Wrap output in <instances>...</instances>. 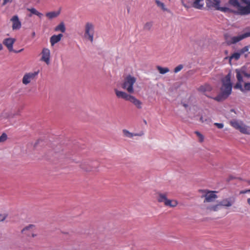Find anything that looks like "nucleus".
Instances as JSON below:
<instances>
[{
  "instance_id": "1",
  "label": "nucleus",
  "mask_w": 250,
  "mask_h": 250,
  "mask_svg": "<svg viewBox=\"0 0 250 250\" xmlns=\"http://www.w3.org/2000/svg\"><path fill=\"white\" fill-rule=\"evenodd\" d=\"M230 79L231 73L229 72L221 79L222 85L220 88V93L213 98L215 100L218 102L224 101L230 95L232 87Z\"/></svg>"
},
{
  "instance_id": "2",
  "label": "nucleus",
  "mask_w": 250,
  "mask_h": 250,
  "mask_svg": "<svg viewBox=\"0 0 250 250\" xmlns=\"http://www.w3.org/2000/svg\"><path fill=\"white\" fill-rule=\"evenodd\" d=\"M136 82V79L134 77L128 75L125 78L122 84V88L126 90L129 93H133L134 91L133 85Z\"/></svg>"
},
{
  "instance_id": "3",
  "label": "nucleus",
  "mask_w": 250,
  "mask_h": 250,
  "mask_svg": "<svg viewBox=\"0 0 250 250\" xmlns=\"http://www.w3.org/2000/svg\"><path fill=\"white\" fill-rule=\"evenodd\" d=\"M94 25L90 22H86L84 26V37L92 42L94 40Z\"/></svg>"
},
{
  "instance_id": "4",
  "label": "nucleus",
  "mask_w": 250,
  "mask_h": 250,
  "mask_svg": "<svg viewBox=\"0 0 250 250\" xmlns=\"http://www.w3.org/2000/svg\"><path fill=\"white\" fill-rule=\"evenodd\" d=\"M230 125L236 129L239 130L241 133L244 134H249L250 130L248 126L246 125L242 121L232 120L230 122Z\"/></svg>"
},
{
  "instance_id": "5",
  "label": "nucleus",
  "mask_w": 250,
  "mask_h": 250,
  "mask_svg": "<svg viewBox=\"0 0 250 250\" xmlns=\"http://www.w3.org/2000/svg\"><path fill=\"white\" fill-rule=\"evenodd\" d=\"M249 37H250V32H247L237 36L226 37V41L228 45H231L236 43L243 39Z\"/></svg>"
},
{
  "instance_id": "6",
  "label": "nucleus",
  "mask_w": 250,
  "mask_h": 250,
  "mask_svg": "<svg viewBox=\"0 0 250 250\" xmlns=\"http://www.w3.org/2000/svg\"><path fill=\"white\" fill-rule=\"evenodd\" d=\"M39 71L25 73L22 78V83L25 85H27L32 81L35 80L39 74Z\"/></svg>"
},
{
  "instance_id": "7",
  "label": "nucleus",
  "mask_w": 250,
  "mask_h": 250,
  "mask_svg": "<svg viewBox=\"0 0 250 250\" xmlns=\"http://www.w3.org/2000/svg\"><path fill=\"white\" fill-rule=\"evenodd\" d=\"M41 61L49 64L50 62V51L48 48H43L41 52Z\"/></svg>"
},
{
  "instance_id": "8",
  "label": "nucleus",
  "mask_w": 250,
  "mask_h": 250,
  "mask_svg": "<svg viewBox=\"0 0 250 250\" xmlns=\"http://www.w3.org/2000/svg\"><path fill=\"white\" fill-rule=\"evenodd\" d=\"M10 21L12 22L13 30H19L21 28V23L17 15L13 16Z\"/></svg>"
},
{
  "instance_id": "9",
  "label": "nucleus",
  "mask_w": 250,
  "mask_h": 250,
  "mask_svg": "<svg viewBox=\"0 0 250 250\" xmlns=\"http://www.w3.org/2000/svg\"><path fill=\"white\" fill-rule=\"evenodd\" d=\"M16 42V39L12 38L5 39L3 41V44L7 47L10 52L14 51L13 44Z\"/></svg>"
},
{
  "instance_id": "10",
  "label": "nucleus",
  "mask_w": 250,
  "mask_h": 250,
  "mask_svg": "<svg viewBox=\"0 0 250 250\" xmlns=\"http://www.w3.org/2000/svg\"><path fill=\"white\" fill-rule=\"evenodd\" d=\"M205 199L204 202H211L217 198V196L215 194V192L213 191H208L205 195Z\"/></svg>"
},
{
  "instance_id": "11",
  "label": "nucleus",
  "mask_w": 250,
  "mask_h": 250,
  "mask_svg": "<svg viewBox=\"0 0 250 250\" xmlns=\"http://www.w3.org/2000/svg\"><path fill=\"white\" fill-rule=\"evenodd\" d=\"M246 6H242L241 5L237 9L238 12L241 15H246L250 14V3H246Z\"/></svg>"
},
{
  "instance_id": "12",
  "label": "nucleus",
  "mask_w": 250,
  "mask_h": 250,
  "mask_svg": "<svg viewBox=\"0 0 250 250\" xmlns=\"http://www.w3.org/2000/svg\"><path fill=\"white\" fill-rule=\"evenodd\" d=\"M190 5L197 9H201L204 6V0H190Z\"/></svg>"
},
{
  "instance_id": "13",
  "label": "nucleus",
  "mask_w": 250,
  "mask_h": 250,
  "mask_svg": "<svg viewBox=\"0 0 250 250\" xmlns=\"http://www.w3.org/2000/svg\"><path fill=\"white\" fill-rule=\"evenodd\" d=\"M234 202L235 200L234 198H229L223 199L221 201L219 202V203L221 207H229L232 205Z\"/></svg>"
},
{
  "instance_id": "14",
  "label": "nucleus",
  "mask_w": 250,
  "mask_h": 250,
  "mask_svg": "<svg viewBox=\"0 0 250 250\" xmlns=\"http://www.w3.org/2000/svg\"><path fill=\"white\" fill-rule=\"evenodd\" d=\"M115 94L118 98H122L126 101H128L130 98L131 95L126 93L125 92L121 91L118 90L117 89H115Z\"/></svg>"
},
{
  "instance_id": "15",
  "label": "nucleus",
  "mask_w": 250,
  "mask_h": 250,
  "mask_svg": "<svg viewBox=\"0 0 250 250\" xmlns=\"http://www.w3.org/2000/svg\"><path fill=\"white\" fill-rule=\"evenodd\" d=\"M62 37L63 35L62 34L54 35L51 36L50 38V42L51 46H54L56 43L59 42Z\"/></svg>"
},
{
  "instance_id": "16",
  "label": "nucleus",
  "mask_w": 250,
  "mask_h": 250,
  "mask_svg": "<svg viewBox=\"0 0 250 250\" xmlns=\"http://www.w3.org/2000/svg\"><path fill=\"white\" fill-rule=\"evenodd\" d=\"M27 10L30 12V13L28 15L29 17H31L33 15H35L37 16L39 18H42L43 16V14L39 12L36 8L32 7V8H27Z\"/></svg>"
},
{
  "instance_id": "17",
  "label": "nucleus",
  "mask_w": 250,
  "mask_h": 250,
  "mask_svg": "<svg viewBox=\"0 0 250 250\" xmlns=\"http://www.w3.org/2000/svg\"><path fill=\"white\" fill-rule=\"evenodd\" d=\"M35 228L34 225L30 224L27 226L24 227L21 231V233L25 234L27 236H30V233L32 230Z\"/></svg>"
},
{
  "instance_id": "18",
  "label": "nucleus",
  "mask_w": 250,
  "mask_h": 250,
  "mask_svg": "<svg viewBox=\"0 0 250 250\" xmlns=\"http://www.w3.org/2000/svg\"><path fill=\"white\" fill-rule=\"evenodd\" d=\"M128 101L132 103L133 104H134V105L136 106V107L138 109H141L142 107V103L139 100H138L137 98H136L134 96H131L130 98H129V100Z\"/></svg>"
},
{
  "instance_id": "19",
  "label": "nucleus",
  "mask_w": 250,
  "mask_h": 250,
  "mask_svg": "<svg viewBox=\"0 0 250 250\" xmlns=\"http://www.w3.org/2000/svg\"><path fill=\"white\" fill-rule=\"evenodd\" d=\"M79 166L83 171H90L92 170V168L86 161H83L81 162Z\"/></svg>"
},
{
  "instance_id": "20",
  "label": "nucleus",
  "mask_w": 250,
  "mask_h": 250,
  "mask_svg": "<svg viewBox=\"0 0 250 250\" xmlns=\"http://www.w3.org/2000/svg\"><path fill=\"white\" fill-rule=\"evenodd\" d=\"M212 86L208 83H205V84L201 85L199 88V90L201 92H209L212 90Z\"/></svg>"
},
{
  "instance_id": "21",
  "label": "nucleus",
  "mask_w": 250,
  "mask_h": 250,
  "mask_svg": "<svg viewBox=\"0 0 250 250\" xmlns=\"http://www.w3.org/2000/svg\"><path fill=\"white\" fill-rule=\"evenodd\" d=\"M167 193H162L161 192L158 193L157 200L159 202H163L165 204L167 198Z\"/></svg>"
},
{
  "instance_id": "22",
  "label": "nucleus",
  "mask_w": 250,
  "mask_h": 250,
  "mask_svg": "<svg viewBox=\"0 0 250 250\" xmlns=\"http://www.w3.org/2000/svg\"><path fill=\"white\" fill-rule=\"evenodd\" d=\"M60 14V11H52L46 14V16L50 20L57 17Z\"/></svg>"
},
{
  "instance_id": "23",
  "label": "nucleus",
  "mask_w": 250,
  "mask_h": 250,
  "mask_svg": "<svg viewBox=\"0 0 250 250\" xmlns=\"http://www.w3.org/2000/svg\"><path fill=\"white\" fill-rule=\"evenodd\" d=\"M66 28L63 22H61L55 28V31H61L62 33L65 32Z\"/></svg>"
},
{
  "instance_id": "24",
  "label": "nucleus",
  "mask_w": 250,
  "mask_h": 250,
  "mask_svg": "<svg viewBox=\"0 0 250 250\" xmlns=\"http://www.w3.org/2000/svg\"><path fill=\"white\" fill-rule=\"evenodd\" d=\"M177 205L178 202L176 200H171L168 199L165 204V206L172 208L176 207Z\"/></svg>"
},
{
  "instance_id": "25",
  "label": "nucleus",
  "mask_w": 250,
  "mask_h": 250,
  "mask_svg": "<svg viewBox=\"0 0 250 250\" xmlns=\"http://www.w3.org/2000/svg\"><path fill=\"white\" fill-rule=\"evenodd\" d=\"M207 5L208 6H211L213 7H214L216 10L217 9V7H220L219 4H220V0H213V2H212L211 4H210V5L209 2L210 1V0H207Z\"/></svg>"
},
{
  "instance_id": "26",
  "label": "nucleus",
  "mask_w": 250,
  "mask_h": 250,
  "mask_svg": "<svg viewBox=\"0 0 250 250\" xmlns=\"http://www.w3.org/2000/svg\"><path fill=\"white\" fill-rule=\"evenodd\" d=\"M221 208V206L220 203H219L218 204L215 205L208 207L207 208V209L210 211H217L220 209Z\"/></svg>"
},
{
  "instance_id": "27",
  "label": "nucleus",
  "mask_w": 250,
  "mask_h": 250,
  "mask_svg": "<svg viewBox=\"0 0 250 250\" xmlns=\"http://www.w3.org/2000/svg\"><path fill=\"white\" fill-rule=\"evenodd\" d=\"M157 69L159 73L161 74H165L169 71V69L167 67H162L160 66H157Z\"/></svg>"
},
{
  "instance_id": "28",
  "label": "nucleus",
  "mask_w": 250,
  "mask_h": 250,
  "mask_svg": "<svg viewBox=\"0 0 250 250\" xmlns=\"http://www.w3.org/2000/svg\"><path fill=\"white\" fill-rule=\"evenodd\" d=\"M123 133L125 137H128L129 138H132L133 136L137 135L136 134H133L131 132H130L126 129H123Z\"/></svg>"
},
{
  "instance_id": "29",
  "label": "nucleus",
  "mask_w": 250,
  "mask_h": 250,
  "mask_svg": "<svg viewBox=\"0 0 250 250\" xmlns=\"http://www.w3.org/2000/svg\"><path fill=\"white\" fill-rule=\"evenodd\" d=\"M243 71H240L238 69L236 70V78L239 82H243V77H242V75H243V74L242 73Z\"/></svg>"
},
{
  "instance_id": "30",
  "label": "nucleus",
  "mask_w": 250,
  "mask_h": 250,
  "mask_svg": "<svg viewBox=\"0 0 250 250\" xmlns=\"http://www.w3.org/2000/svg\"><path fill=\"white\" fill-rule=\"evenodd\" d=\"M229 3L234 7L237 8V9H238L240 5L238 0H229Z\"/></svg>"
},
{
  "instance_id": "31",
  "label": "nucleus",
  "mask_w": 250,
  "mask_h": 250,
  "mask_svg": "<svg viewBox=\"0 0 250 250\" xmlns=\"http://www.w3.org/2000/svg\"><path fill=\"white\" fill-rule=\"evenodd\" d=\"M153 22L149 21L146 22L144 26V29L146 31H150L152 27Z\"/></svg>"
},
{
  "instance_id": "32",
  "label": "nucleus",
  "mask_w": 250,
  "mask_h": 250,
  "mask_svg": "<svg viewBox=\"0 0 250 250\" xmlns=\"http://www.w3.org/2000/svg\"><path fill=\"white\" fill-rule=\"evenodd\" d=\"M155 2L157 4V6L161 7L163 11H168V9L165 7V5L164 3L158 0H156Z\"/></svg>"
},
{
  "instance_id": "33",
  "label": "nucleus",
  "mask_w": 250,
  "mask_h": 250,
  "mask_svg": "<svg viewBox=\"0 0 250 250\" xmlns=\"http://www.w3.org/2000/svg\"><path fill=\"white\" fill-rule=\"evenodd\" d=\"M241 54L239 52V51L235 52L230 57V59H234L235 60H238L241 56Z\"/></svg>"
},
{
  "instance_id": "34",
  "label": "nucleus",
  "mask_w": 250,
  "mask_h": 250,
  "mask_svg": "<svg viewBox=\"0 0 250 250\" xmlns=\"http://www.w3.org/2000/svg\"><path fill=\"white\" fill-rule=\"evenodd\" d=\"M217 10H220L223 12H231V10L229 8L226 7H217Z\"/></svg>"
},
{
  "instance_id": "35",
  "label": "nucleus",
  "mask_w": 250,
  "mask_h": 250,
  "mask_svg": "<svg viewBox=\"0 0 250 250\" xmlns=\"http://www.w3.org/2000/svg\"><path fill=\"white\" fill-rule=\"evenodd\" d=\"M195 134L198 136V137L199 138V141L200 142H203L204 141V136L200 133L199 132V131H196L195 132Z\"/></svg>"
},
{
  "instance_id": "36",
  "label": "nucleus",
  "mask_w": 250,
  "mask_h": 250,
  "mask_svg": "<svg viewBox=\"0 0 250 250\" xmlns=\"http://www.w3.org/2000/svg\"><path fill=\"white\" fill-rule=\"evenodd\" d=\"M7 139V135L5 133H3L0 136V143H3Z\"/></svg>"
},
{
  "instance_id": "37",
  "label": "nucleus",
  "mask_w": 250,
  "mask_h": 250,
  "mask_svg": "<svg viewBox=\"0 0 250 250\" xmlns=\"http://www.w3.org/2000/svg\"><path fill=\"white\" fill-rule=\"evenodd\" d=\"M241 82H238L234 86V88L236 89H239L241 91H244V87L243 88L241 84Z\"/></svg>"
},
{
  "instance_id": "38",
  "label": "nucleus",
  "mask_w": 250,
  "mask_h": 250,
  "mask_svg": "<svg viewBox=\"0 0 250 250\" xmlns=\"http://www.w3.org/2000/svg\"><path fill=\"white\" fill-rule=\"evenodd\" d=\"M183 68V65L182 64H179L177 66H176L174 70V72L176 73L181 71Z\"/></svg>"
},
{
  "instance_id": "39",
  "label": "nucleus",
  "mask_w": 250,
  "mask_h": 250,
  "mask_svg": "<svg viewBox=\"0 0 250 250\" xmlns=\"http://www.w3.org/2000/svg\"><path fill=\"white\" fill-rule=\"evenodd\" d=\"M249 49V46H246L241 49H240L239 51V52L242 54L245 53V52L248 51Z\"/></svg>"
},
{
  "instance_id": "40",
  "label": "nucleus",
  "mask_w": 250,
  "mask_h": 250,
  "mask_svg": "<svg viewBox=\"0 0 250 250\" xmlns=\"http://www.w3.org/2000/svg\"><path fill=\"white\" fill-rule=\"evenodd\" d=\"M250 91V83H246L244 84V91Z\"/></svg>"
},
{
  "instance_id": "41",
  "label": "nucleus",
  "mask_w": 250,
  "mask_h": 250,
  "mask_svg": "<svg viewBox=\"0 0 250 250\" xmlns=\"http://www.w3.org/2000/svg\"><path fill=\"white\" fill-rule=\"evenodd\" d=\"M7 216V215L6 214H0V222L4 220Z\"/></svg>"
},
{
  "instance_id": "42",
  "label": "nucleus",
  "mask_w": 250,
  "mask_h": 250,
  "mask_svg": "<svg viewBox=\"0 0 250 250\" xmlns=\"http://www.w3.org/2000/svg\"><path fill=\"white\" fill-rule=\"evenodd\" d=\"M214 125L216 126H217L218 128H222L224 127V124L222 123H216L214 124Z\"/></svg>"
},
{
  "instance_id": "43",
  "label": "nucleus",
  "mask_w": 250,
  "mask_h": 250,
  "mask_svg": "<svg viewBox=\"0 0 250 250\" xmlns=\"http://www.w3.org/2000/svg\"><path fill=\"white\" fill-rule=\"evenodd\" d=\"M13 0H3L2 5H5L7 3H10Z\"/></svg>"
},
{
  "instance_id": "44",
  "label": "nucleus",
  "mask_w": 250,
  "mask_h": 250,
  "mask_svg": "<svg viewBox=\"0 0 250 250\" xmlns=\"http://www.w3.org/2000/svg\"><path fill=\"white\" fill-rule=\"evenodd\" d=\"M248 192H250V189H246L244 190H242L240 192V194H245Z\"/></svg>"
},
{
  "instance_id": "45",
  "label": "nucleus",
  "mask_w": 250,
  "mask_h": 250,
  "mask_svg": "<svg viewBox=\"0 0 250 250\" xmlns=\"http://www.w3.org/2000/svg\"><path fill=\"white\" fill-rule=\"evenodd\" d=\"M242 73L245 77H246L247 78H250V73H248L246 72L245 71H243Z\"/></svg>"
},
{
  "instance_id": "46",
  "label": "nucleus",
  "mask_w": 250,
  "mask_h": 250,
  "mask_svg": "<svg viewBox=\"0 0 250 250\" xmlns=\"http://www.w3.org/2000/svg\"><path fill=\"white\" fill-rule=\"evenodd\" d=\"M205 123L208 124L210 123L211 120L209 118H206L204 120Z\"/></svg>"
},
{
  "instance_id": "47",
  "label": "nucleus",
  "mask_w": 250,
  "mask_h": 250,
  "mask_svg": "<svg viewBox=\"0 0 250 250\" xmlns=\"http://www.w3.org/2000/svg\"><path fill=\"white\" fill-rule=\"evenodd\" d=\"M23 50V49L22 48V49H20L19 50H18V51L14 50V51H12V52H15L16 53H20V52L22 51Z\"/></svg>"
},
{
  "instance_id": "48",
  "label": "nucleus",
  "mask_w": 250,
  "mask_h": 250,
  "mask_svg": "<svg viewBox=\"0 0 250 250\" xmlns=\"http://www.w3.org/2000/svg\"><path fill=\"white\" fill-rule=\"evenodd\" d=\"M244 3H250V0H241Z\"/></svg>"
},
{
  "instance_id": "49",
  "label": "nucleus",
  "mask_w": 250,
  "mask_h": 250,
  "mask_svg": "<svg viewBox=\"0 0 250 250\" xmlns=\"http://www.w3.org/2000/svg\"><path fill=\"white\" fill-rule=\"evenodd\" d=\"M204 120H205V119H204V118L202 116V117H200V121L202 123H204L205 122Z\"/></svg>"
},
{
  "instance_id": "50",
  "label": "nucleus",
  "mask_w": 250,
  "mask_h": 250,
  "mask_svg": "<svg viewBox=\"0 0 250 250\" xmlns=\"http://www.w3.org/2000/svg\"><path fill=\"white\" fill-rule=\"evenodd\" d=\"M30 236H31L32 237H35L37 236V234L34 233H30Z\"/></svg>"
},
{
  "instance_id": "51",
  "label": "nucleus",
  "mask_w": 250,
  "mask_h": 250,
  "mask_svg": "<svg viewBox=\"0 0 250 250\" xmlns=\"http://www.w3.org/2000/svg\"><path fill=\"white\" fill-rule=\"evenodd\" d=\"M183 106L186 108L188 107V104H183Z\"/></svg>"
},
{
  "instance_id": "52",
  "label": "nucleus",
  "mask_w": 250,
  "mask_h": 250,
  "mask_svg": "<svg viewBox=\"0 0 250 250\" xmlns=\"http://www.w3.org/2000/svg\"><path fill=\"white\" fill-rule=\"evenodd\" d=\"M3 49V46L1 43H0V51Z\"/></svg>"
},
{
  "instance_id": "53",
  "label": "nucleus",
  "mask_w": 250,
  "mask_h": 250,
  "mask_svg": "<svg viewBox=\"0 0 250 250\" xmlns=\"http://www.w3.org/2000/svg\"><path fill=\"white\" fill-rule=\"evenodd\" d=\"M248 203L250 206V198L248 199Z\"/></svg>"
},
{
  "instance_id": "54",
  "label": "nucleus",
  "mask_w": 250,
  "mask_h": 250,
  "mask_svg": "<svg viewBox=\"0 0 250 250\" xmlns=\"http://www.w3.org/2000/svg\"><path fill=\"white\" fill-rule=\"evenodd\" d=\"M32 35L33 37H34L35 36V32H33L32 34Z\"/></svg>"
},
{
  "instance_id": "55",
  "label": "nucleus",
  "mask_w": 250,
  "mask_h": 250,
  "mask_svg": "<svg viewBox=\"0 0 250 250\" xmlns=\"http://www.w3.org/2000/svg\"><path fill=\"white\" fill-rule=\"evenodd\" d=\"M230 112H234V110L233 109H231L230 110Z\"/></svg>"
},
{
  "instance_id": "56",
  "label": "nucleus",
  "mask_w": 250,
  "mask_h": 250,
  "mask_svg": "<svg viewBox=\"0 0 250 250\" xmlns=\"http://www.w3.org/2000/svg\"><path fill=\"white\" fill-rule=\"evenodd\" d=\"M184 5L185 7H188V6L184 4Z\"/></svg>"
},
{
  "instance_id": "57",
  "label": "nucleus",
  "mask_w": 250,
  "mask_h": 250,
  "mask_svg": "<svg viewBox=\"0 0 250 250\" xmlns=\"http://www.w3.org/2000/svg\"><path fill=\"white\" fill-rule=\"evenodd\" d=\"M248 183L249 184H250V181H248Z\"/></svg>"
},
{
  "instance_id": "58",
  "label": "nucleus",
  "mask_w": 250,
  "mask_h": 250,
  "mask_svg": "<svg viewBox=\"0 0 250 250\" xmlns=\"http://www.w3.org/2000/svg\"><path fill=\"white\" fill-rule=\"evenodd\" d=\"M144 123H145L146 124V121H144Z\"/></svg>"
}]
</instances>
